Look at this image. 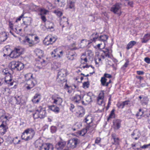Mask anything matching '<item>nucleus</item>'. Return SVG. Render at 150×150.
Wrapping results in <instances>:
<instances>
[{"instance_id": "1", "label": "nucleus", "mask_w": 150, "mask_h": 150, "mask_svg": "<svg viewBox=\"0 0 150 150\" xmlns=\"http://www.w3.org/2000/svg\"><path fill=\"white\" fill-rule=\"evenodd\" d=\"M24 49L20 47H18L14 48L11 51L9 47L6 46L4 50V57L8 56L11 58H16L21 55L24 51Z\"/></svg>"}, {"instance_id": "2", "label": "nucleus", "mask_w": 150, "mask_h": 150, "mask_svg": "<svg viewBox=\"0 0 150 150\" xmlns=\"http://www.w3.org/2000/svg\"><path fill=\"white\" fill-rule=\"evenodd\" d=\"M35 146L38 148L39 150H53L54 147L51 144L43 143V142L40 139H37L35 142Z\"/></svg>"}, {"instance_id": "3", "label": "nucleus", "mask_w": 150, "mask_h": 150, "mask_svg": "<svg viewBox=\"0 0 150 150\" xmlns=\"http://www.w3.org/2000/svg\"><path fill=\"white\" fill-rule=\"evenodd\" d=\"M35 132L33 129L30 128L25 129L23 132L21 137L22 139L25 141L30 140L34 136Z\"/></svg>"}, {"instance_id": "4", "label": "nucleus", "mask_w": 150, "mask_h": 150, "mask_svg": "<svg viewBox=\"0 0 150 150\" xmlns=\"http://www.w3.org/2000/svg\"><path fill=\"white\" fill-rule=\"evenodd\" d=\"M34 119L44 118L46 116V110L44 108L40 106L36 108L35 112L33 114Z\"/></svg>"}, {"instance_id": "5", "label": "nucleus", "mask_w": 150, "mask_h": 150, "mask_svg": "<svg viewBox=\"0 0 150 150\" xmlns=\"http://www.w3.org/2000/svg\"><path fill=\"white\" fill-rule=\"evenodd\" d=\"M11 64V69L18 71L21 70L24 67L23 64L19 62H12Z\"/></svg>"}, {"instance_id": "6", "label": "nucleus", "mask_w": 150, "mask_h": 150, "mask_svg": "<svg viewBox=\"0 0 150 150\" xmlns=\"http://www.w3.org/2000/svg\"><path fill=\"white\" fill-rule=\"evenodd\" d=\"M121 4L118 3L113 5L111 7L110 11L115 14L120 15L121 14Z\"/></svg>"}, {"instance_id": "7", "label": "nucleus", "mask_w": 150, "mask_h": 150, "mask_svg": "<svg viewBox=\"0 0 150 150\" xmlns=\"http://www.w3.org/2000/svg\"><path fill=\"white\" fill-rule=\"evenodd\" d=\"M79 142V140L77 138L71 139L68 141L67 145L69 147L74 148L76 146Z\"/></svg>"}, {"instance_id": "8", "label": "nucleus", "mask_w": 150, "mask_h": 150, "mask_svg": "<svg viewBox=\"0 0 150 150\" xmlns=\"http://www.w3.org/2000/svg\"><path fill=\"white\" fill-rule=\"evenodd\" d=\"M83 98V96L81 95V92L78 91L75 94L74 96H73L72 98V100L74 102L76 103H79L82 102L81 99Z\"/></svg>"}, {"instance_id": "9", "label": "nucleus", "mask_w": 150, "mask_h": 150, "mask_svg": "<svg viewBox=\"0 0 150 150\" xmlns=\"http://www.w3.org/2000/svg\"><path fill=\"white\" fill-rule=\"evenodd\" d=\"M20 41L22 44H28L30 46H33L35 45V42L33 40H30V39L26 37L23 39L20 38Z\"/></svg>"}, {"instance_id": "10", "label": "nucleus", "mask_w": 150, "mask_h": 150, "mask_svg": "<svg viewBox=\"0 0 150 150\" xmlns=\"http://www.w3.org/2000/svg\"><path fill=\"white\" fill-rule=\"evenodd\" d=\"M76 115L79 117H82L85 113V110L81 106H78L75 109Z\"/></svg>"}, {"instance_id": "11", "label": "nucleus", "mask_w": 150, "mask_h": 150, "mask_svg": "<svg viewBox=\"0 0 150 150\" xmlns=\"http://www.w3.org/2000/svg\"><path fill=\"white\" fill-rule=\"evenodd\" d=\"M37 83L36 81L35 78H31L27 81L26 84L28 86L26 88L28 89H29L33 88Z\"/></svg>"}, {"instance_id": "12", "label": "nucleus", "mask_w": 150, "mask_h": 150, "mask_svg": "<svg viewBox=\"0 0 150 150\" xmlns=\"http://www.w3.org/2000/svg\"><path fill=\"white\" fill-rule=\"evenodd\" d=\"M56 40V38L54 37H50L48 36L46 37L43 41L44 43L46 45L52 44Z\"/></svg>"}, {"instance_id": "13", "label": "nucleus", "mask_w": 150, "mask_h": 150, "mask_svg": "<svg viewBox=\"0 0 150 150\" xmlns=\"http://www.w3.org/2000/svg\"><path fill=\"white\" fill-rule=\"evenodd\" d=\"M67 18L64 16H63L61 19L60 23L62 28L63 27H67L69 25Z\"/></svg>"}, {"instance_id": "14", "label": "nucleus", "mask_w": 150, "mask_h": 150, "mask_svg": "<svg viewBox=\"0 0 150 150\" xmlns=\"http://www.w3.org/2000/svg\"><path fill=\"white\" fill-rule=\"evenodd\" d=\"M111 140L112 143L115 145H118L119 144V139L117 137L115 133H112L111 134Z\"/></svg>"}, {"instance_id": "15", "label": "nucleus", "mask_w": 150, "mask_h": 150, "mask_svg": "<svg viewBox=\"0 0 150 150\" xmlns=\"http://www.w3.org/2000/svg\"><path fill=\"white\" fill-rule=\"evenodd\" d=\"M83 98V100L82 101V103L83 104L85 105L89 103L92 100L91 97L88 94L84 96Z\"/></svg>"}, {"instance_id": "16", "label": "nucleus", "mask_w": 150, "mask_h": 150, "mask_svg": "<svg viewBox=\"0 0 150 150\" xmlns=\"http://www.w3.org/2000/svg\"><path fill=\"white\" fill-rule=\"evenodd\" d=\"M104 98V93L102 91L100 93L97 98V102L98 105H101L102 104L103 102Z\"/></svg>"}, {"instance_id": "17", "label": "nucleus", "mask_w": 150, "mask_h": 150, "mask_svg": "<svg viewBox=\"0 0 150 150\" xmlns=\"http://www.w3.org/2000/svg\"><path fill=\"white\" fill-rule=\"evenodd\" d=\"M108 79L105 77H102L100 80L101 84L103 86H108L109 84L111 82V80L109 79L108 81H107Z\"/></svg>"}, {"instance_id": "18", "label": "nucleus", "mask_w": 150, "mask_h": 150, "mask_svg": "<svg viewBox=\"0 0 150 150\" xmlns=\"http://www.w3.org/2000/svg\"><path fill=\"white\" fill-rule=\"evenodd\" d=\"M66 142L64 141L59 142L56 145L55 148L57 149H63L66 145Z\"/></svg>"}, {"instance_id": "19", "label": "nucleus", "mask_w": 150, "mask_h": 150, "mask_svg": "<svg viewBox=\"0 0 150 150\" xmlns=\"http://www.w3.org/2000/svg\"><path fill=\"white\" fill-rule=\"evenodd\" d=\"M121 121L120 120H115L113 121L114 128L115 129H118L121 126Z\"/></svg>"}, {"instance_id": "20", "label": "nucleus", "mask_w": 150, "mask_h": 150, "mask_svg": "<svg viewBox=\"0 0 150 150\" xmlns=\"http://www.w3.org/2000/svg\"><path fill=\"white\" fill-rule=\"evenodd\" d=\"M8 129V127L3 123L0 125V133L2 135L5 134Z\"/></svg>"}, {"instance_id": "21", "label": "nucleus", "mask_w": 150, "mask_h": 150, "mask_svg": "<svg viewBox=\"0 0 150 150\" xmlns=\"http://www.w3.org/2000/svg\"><path fill=\"white\" fill-rule=\"evenodd\" d=\"M52 100H54L53 103L56 104L58 105H60L63 102L62 99L60 97H57L56 98H52Z\"/></svg>"}, {"instance_id": "22", "label": "nucleus", "mask_w": 150, "mask_h": 150, "mask_svg": "<svg viewBox=\"0 0 150 150\" xmlns=\"http://www.w3.org/2000/svg\"><path fill=\"white\" fill-rule=\"evenodd\" d=\"M34 52L36 55L38 56V58H41L43 54V51L39 49H37L35 50Z\"/></svg>"}, {"instance_id": "23", "label": "nucleus", "mask_w": 150, "mask_h": 150, "mask_svg": "<svg viewBox=\"0 0 150 150\" xmlns=\"http://www.w3.org/2000/svg\"><path fill=\"white\" fill-rule=\"evenodd\" d=\"M67 70L64 69H62L60 70L58 73L57 75L66 76L67 75Z\"/></svg>"}, {"instance_id": "24", "label": "nucleus", "mask_w": 150, "mask_h": 150, "mask_svg": "<svg viewBox=\"0 0 150 150\" xmlns=\"http://www.w3.org/2000/svg\"><path fill=\"white\" fill-rule=\"evenodd\" d=\"M49 108L50 110L56 113H58L59 111V108L54 105L49 106Z\"/></svg>"}, {"instance_id": "25", "label": "nucleus", "mask_w": 150, "mask_h": 150, "mask_svg": "<svg viewBox=\"0 0 150 150\" xmlns=\"http://www.w3.org/2000/svg\"><path fill=\"white\" fill-rule=\"evenodd\" d=\"M59 49L56 48L54 50V51L51 53V54L52 57H60V55L59 53Z\"/></svg>"}, {"instance_id": "26", "label": "nucleus", "mask_w": 150, "mask_h": 150, "mask_svg": "<svg viewBox=\"0 0 150 150\" xmlns=\"http://www.w3.org/2000/svg\"><path fill=\"white\" fill-rule=\"evenodd\" d=\"M136 44V42L134 40L131 41L127 44L126 47V48L128 50L132 48L133 46Z\"/></svg>"}, {"instance_id": "27", "label": "nucleus", "mask_w": 150, "mask_h": 150, "mask_svg": "<svg viewBox=\"0 0 150 150\" xmlns=\"http://www.w3.org/2000/svg\"><path fill=\"white\" fill-rule=\"evenodd\" d=\"M57 76V81L59 83H62L67 81V80L65 79V76L58 75Z\"/></svg>"}, {"instance_id": "28", "label": "nucleus", "mask_w": 150, "mask_h": 150, "mask_svg": "<svg viewBox=\"0 0 150 150\" xmlns=\"http://www.w3.org/2000/svg\"><path fill=\"white\" fill-rule=\"evenodd\" d=\"M150 39V35L149 34H146L141 39V42L142 43H146Z\"/></svg>"}, {"instance_id": "29", "label": "nucleus", "mask_w": 150, "mask_h": 150, "mask_svg": "<svg viewBox=\"0 0 150 150\" xmlns=\"http://www.w3.org/2000/svg\"><path fill=\"white\" fill-rule=\"evenodd\" d=\"M4 82L8 84H9V82H11L12 79L11 78V75L9 73H8V75H7L5 78L3 79Z\"/></svg>"}, {"instance_id": "30", "label": "nucleus", "mask_w": 150, "mask_h": 150, "mask_svg": "<svg viewBox=\"0 0 150 150\" xmlns=\"http://www.w3.org/2000/svg\"><path fill=\"white\" fill-rule=\"evenodd\" d=\"M87 130L86 129H83L77 132L76 134L77 136H83L87 132Z\"/></svg>"}, {"instance_id": "31", "label": "nucleus", "mask_w": 150, "mask_h": 150, "mask_svg": "<svg viewBox=\"0 0 150 150\" xmlns=\"http://www.w3.org/2000/svg\"><path fill=\"white\" fill-rule=\"evenodd\" d=\"M38 11L40 13V15H43V14H46L48 11L44 8H38Z\"/></svg>"}, {"instance_id": "32", "label": "nucleus", "mask_w": 150, "mask_h": 150, "mask_svg": "<svg viewBox=\"0 0 150 150\" xmlns=\"http://www.w3.org/2000/svg\"><path fill=\"white\" fill-rule=\"evenodd\" d=\"M88 124H89L92 122V118L91 115H88L84 119V121Z\"/></svg>"}, {"instance_id": "33", "label": "nucleus", "mask_w": 150, "mask_h": 150, "mask_svg": "<svg viewBox=\"0 0 150 150\" xmlns=\"http://www.w3.org/2000/svg\"><path fill=\"white\" fill-rule=\"evenodd\" d=\"M7 38V36L5 32L2 33L0 34V41L3 42L5 41Z\"/></svg>"}, {"instance_id": "34", "label": "nucleus", "mask_w": 150, "mask_h": 150, "mask_svg": "<svg viewBox=\"0 0 150 150\" xmlns=\"http://www.w3.org/2000/svg\"><path fill=\"white\" fill-rule=\"evenodd\" d=\"M149 101L148 97L144 96L143 97V99L141 100V102L143 105H146L148 104Z\"/></svg>"}, {"instance_id": "35", "label": "nucleus", "mask_w": 150, "mask_h": 150, "mask_svg": "<svg viewBox=\"0 0 150 150\" xmlns=\"http://www.w3.org/2000/svg\"><path fill=\"white\" fill-rule=\"evenodd\" d=\"M45 26L46 28L47 29H51L53 28V23L50 21H47L45 24Z\"/></svg>"}, {"instance_id": "36", "label": "nucleus", "mask_w": 150, "mask_h": 150, "mask_svg": "<svg viewBox=\"0 0 150 150\" xmlns=\"http://www.w3.org/2000/svg\"><path fill=\"white\" fill-rule=\"evenodd\" d=\"M67 8H70L71 9L74 8V3L71 1H68L67 5Z\"/></svg>"}, {"instance_id": "37", "label": "nucleus", "mask_w": 150, "mask_h": 150, "mask_svg": "<svg viewBox=\"0 0 150 150\" xmlns=\"http://www.w3.org/2000/svg\"><path fill=\"white\" fill-rule=\"evenodd\" d=\"M108 38V37L106 35H103L100 36L98 38V40L104 42L106 41Z\"/></svg>"}, {"instance_id": "38", "label": "nucleus", "mask_w": 150, "mask_h": 150, "mask_svg": "<svg viewBox=\"0 0 150 150\" xmlns=\"http://www.w3.org/2000/svg\"><path fill=\"white\" fill-rule=\"evenodd\" d=\"M44 60L43 59H41L40 61L38 60L36 63L37 66L39 68H41L42 65L44 63Z\"/></svg>"}, {"instance_id": "39", "label": "nucleus", "mask_w": 150, "mask_h": 150, "mask_svg": "<svg viewBox=\"0 0 150 150\" xmlns=\"http://www.w3.org/2000/svg\"><path fill=\"white\" fill-rule=\"evenodd\" d=\"M13 99L16 101V104H19L21 102V98L19 96H17L14 97Z\"/></svg>"}, {"instance_id": "40", "label": "nucleus", "mask_w": 150, "mask_h": 150, "mask_svg": "<svg viewBox=\"0 0 150 150\" xmlns=\"http://www.w3.org/2000/svg\"><path fill=\"white\" fill-rule=\"evenodd\" d=\"M76 56V54H75L70 53L68 55L67 58L69 60H73L74 59Z\"/></svg>"}, {"instance_id": "41", "label": "nucleus", "mask_w": 150, "mask_h": 150, "mask_svg": "<svg viewBox=\"0 0 150 150\" xmlns=\"http://www.w3.org/2000/svg\"><path fill=\"white\" fill-rule=\"evenodd\" d=\"M115 111V109H113L112 110L109 115V117L108 118V120L110 119L114 118L115 117V114L114 113Z\"/></svg>"}, {"instance_id": "42", "label": "nucleus", "mask_w": 150, "mask_h": 150, "mask_svg": "<svg viewBox=\"0 0 150 150\" xmlns=\"http://www.w3.org/2000/svg\"><path fill=\"white\" fill-rule=\"evenodd\" d=\"M32 76L33 75L30 73L26 74L25 75V80L27 81H28L30 79H31V78H33Z\"/></svg>"}, {"instance_id": "43", "label": "nucleus", "mask_w": 150, "mask_h": 150, "mask_svg": "<svg viewBox=\"0 0 150 150\" xmlns=\"http://www.w3.org/2000/svg\"><path fill=\"white\" fill-rule=\"evenodd\" d=\"M144 112L142 111L141 109H139V110L138 112L136 114V116L137 117L139 116H143L146 117V116L145 115H143Z\"/></svg>"}, {"instance_id": "44", "label": "nucleus", "mask_w": 150, "mask_h": 150, "mask_svg": "<svg viewBox=\"0 0 150 150\" xmlns=\"http://www.w3.org/2000/svg\"><path fill=\"white\" fill-rule=\"evenodd\" d=\"M98 36V35L97 33H94L92 35V38L95 41H97L98 40V39H97Z\"/></svg>"}, {"instance_id": "45", "label": "nucleus", "mask_w": 150, "mask_h": 150, "mask_svg": "<svg viewBox=\"0 0 150 150\" xmlns=\"http://www.w3.org/2000/svg\"><path fill=\"white\" fill-rule=\"evenodd\" d=\"M109 51V50L108 49H106L105 51H104V50L102 51V52H103L105 57H108V58L110 57V54Z\"/></svg>"}, {"instance_id": "46", "label": "nucleus", "mask_w": 150, "mask_h": 150, "mask_svg": "<svg viewBox=\"0 0 150 150\" xmlns=\"http://www.w3.org/2000/svg\"><path fill=\"white\" fill-rule=\"evenodd\" d=\"M22 29L19 28L17 27L13 29V31L17 33L21 34Z\"/></svg>"}, {"instance_id": "47", "label": "nucleus", "mask_w": 150, "mask_h": 150, "mask_svg": "<svg viewBox=\"0 0 150 150\" xmlns=\"http://www.w3.org/2000/svg\"><path fill=\"white\" fill-rule=\"evenodd\" d=\"M86 42H87L86 40H85V39L82 40L81 41V43H82V44L81 45V47L83 48L85 45H86Z\"/></svg>"}, {"instance_id": "48", "label": "nucleus", "mask_w": 150, "mask_h": 150, "mask_svg": "<svg viewBox=\"0 0 150 150\" xmlns=\"http://www.w3.org/2000/svg\"><path fill=\"white\" fill-rule=\"evenodd\" d=\"M101 58L100 56H98L97 57H96V60H95V63L96 64H98V63L101 62H101Z\"/></svg>"}, {"instance_id": "49", "label": "nucleus", "mask_w": 150, "mask_h": 150, "mask_svg": "<svg viewBox=\"0 0 150 150\" xmlns=\"http://www.w3.org/2000/svg\"><path fill=\"white\" fill-rule=\"evenodd\" d=\"M117 107H118V108H123L125 107L122 102L121 103H117Z\"/></svg>"}, {"instance_id": "50", "label": "nucleus", "mask_w": 150, "mask_h": 150, "mask_svg": "<svg viewBox=\"0 0 150 150\" xmlns=\"http://www.w3.org/2000/svg\"><path fill=\"white\" fill-rule=\"evenodd\" d=\"M54 13L56 14V15L60 17L62 14V12L58 10H55Z\"/></svg>"}, {"instance_id": "51", "label": "nucleus", "mask_w": 150, "mask_h": 150, "mask_svg": "<svg viewBox=\"0 0 150 150\" xmlns=\"http://www.w3.org/2000/svg\"><path fill=\"white\" fill-rule=\"evenodd\" d=\"M103 77H105V78L107 79V78H108L109 79H110L112 77V76L111 75L109 74L105 73L104 74Z\"/></svg>"}, {"instance_id": "52", "label": "nucleus", "mask_w": 150, "mask_h": 150, "mask_svg": "<svg viewBox=\"0 0 150 150\" xmlns=\"http://www.w3.org/2000/svg\"><path fill=\"white\" fill-rule=\"evenodd\" d=\"M89 85L88 82H84L83 83V87L84 88H88L89 87Z\"/></svg>"}, {"instance_id": "53", "label": "nucleus", "mask_w": 150, "mask_h": 150, "mask_svg": "<svg viewBox=\"0 0 150 150\" xmlns=\"http://www.w3.org/2000/svg\"><path fill=\"white\" fill-rule=\"evenodd\" d=\"M57 130V128L54 126H52L51 127V131L52 133L55 132Z\"/></svg>"}, {"instance_id": "54", "label": "nucleus", "mask_w": 150, "mask_h": 150, "mask_svg": "<svg viewBox=\"0 0 150 150\" xmlns=\"http://www.w3.org/2000/svg\"><path fill=\"white\" fill-rule=\"evenodd\" d=\"M5 114V111L2 110L0 109V118L3 117V116H4Z\"/></svg>"}, {"instance_id": "55", "label": "nucleus", "mask_w": 150, "mask_h": 150, "mask_svg": "<svg viewBox=\"0 0 150 150\" xmlns=\"http://www.w3.org/2000/svg\"><path fill=\"white\" fill-rule=\"evenodd\" d=\"M81 60H83L85 62H87V59L86 56L84 55H82L81 56Z\"/></svg>"}, {"instance_id": "56", "label": "nucleus", "mask_w": 150, "mask_h": 150, "mask_svg": "<svg viewBox=\"0 0 150 150\" xmlns=\"http://www.w3.org/2000/svg\"><path fill=\"white\" fill-rule=\"evenodd\" d=\"M39 98H41L40 95L39 94L37 93L34 96L32 100H35Z\"/></svg>"}, {"instance_id": "57", "label": "nucleus", "mask_w": 150, "mask_h": 150, "mask_svg": "<svg viewBox=\"0 0 150 150\" xmlns=\"http://www.w3.org/2000/svg\"><path fill=\"white\" fill-rule=\"evenodd\" d=\"M86 53L89 56H91L93 54V52L92 51L90 50H88L86 51Z\"/></svg>"}, {"instance_id": "58", "label": "nucleus", "mask_w": 150, "mask_h": 150, "mask_svg": "<svg viewBox=\"0 0 150 150\" xmlns=\"http://www.w3.org/2000/svg\"><path fill=\"white\" fill-rule=\"evenodd\" d=\"M26 20L28 21H24L23 22L25 23H27L28 24H30L31 23V20L30 18H26Z\"/></svg>"}, {"instance_id": "59", "label": "nucleus", "mask_w": 150, "mask_h": 150, "mask_svg": "<svg viewBox=\"0 0 150 150\" xmlns=\"http://www.w3.org/2000/svg\"><path fill=\"white\" fill-rule=\"evenodd\" d=\"M70 88V87H69L67 84L65 85V88L66 89L67 91V92L69 93H70L71 92V90H69V88Z\"/></svg>"}, {"instance_id": "60", "label": "nucleus", "mask_w": 150, "mask_h": 150, "mask_svg": "<svg viewBox=\"0 0 150 150\" xmlns=\"http://www.w3.org/2000/svg\"><path fill=\"white\" fill-rule=\"evenodd\" d=\"M41 99V98H39L38 99H36L35 100H32V101L34 103H38L40 101Z\"/></svg>"}, {"instance_id": "61", "label": "nucleus", "mask_w": 150, "mask_h": 150, "mask_svg": "<svg viewBox=\"0 0 150 150\" xmlns=\"http://www.w3.org/2000/svg\"><path fill=\"white\" fill-rule=\"evenodd\" d=\"M41 18L42 21L44 22H45L47 21V19L45 16L44 15H41Z\"/></svg>"}, {"instance_id": "62", "label": "nucleus", "mask_w": 150, "mask_h": 150, "mask_svg": "<svg viewBox=\"0 0 150 150\" xmlns=\"http://www.w3.org/2000/svg\"><path fill=\"white\" fill-rule=\"evenodd\" d=\"M144 60L146 63L148 64L150 63V58L147 57H145Z\"/></svg>"}, {"instance_id": "63", "label": "nucleus", "mask_w": 150, "mask_h": 150, "mask_svg": "<svg viewBox=\"0 0 150 150\" xmlns=\"http://www.w3.org/2000/svg\"><path fill=\"white\" fill-rule=\"evenodd\" d=\"M2 73L3 74L8 75L9 72L8 70H6V69H4L2 71Z\"/></svg>"}, {"instance_id": "64", "label": "nucleus", "mask_w": 150, "mask_h": 150, "mask_svg": "<svg viewBox=\"0 0 150 150\" xmlns=\"http://www.w3.org/2000/svg\"><path fill=\"white\" fill-rule=\"evenodd\" d=\"M101 140V139L100 137H98L95 140V142L96 144H98L100 142Z\"/></svg>"}]
</instances>
